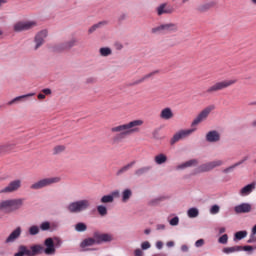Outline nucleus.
I'll return each mask as SVG.
<instances>
[{
    "instance_id": "0e129e2a",
    "label": "nucleus",
    "mask_w": 256,
    "mask_h": 256,
    "mask_svg": "<svg viewBox=\"0 0 256 256\" xmlns=\"http://www.w3.org/2000/svg\"><path fill=\"white\" fill-rule=\"evenodd\" d=\"M166 247H169V248L175 247V242H173V241L167 242V243H166Z\"/></svg>"
},
{
    "instance_id": "e2e57ef3",
    "label": "nucleus",
    "mask_w": 256,
    "mask_h": 256,
    "mask_svg": "<svg viewBox=\"0 0 256 256\" xmlns=\"http://www.w3.org/2000/svg\"><path fill=\"white\" fill-rule=\"evenodd\" d=\"M199 9H200L201 11H207V9H209V4L202 5V6H200Z\"/></svg>"
},
{
    "instance_id": "a211bd4d",
    "label": "nucleus",
    "mask_w": 256,
    "mask_h": 256,
    "mask_svg": "<svg viewBox=\"0 0 256 256\" xmlns=\"http://www.w3.org/2000/svg\"><path fill=\"white\" fill-rule=\"evenodd\" d=\"M205 140L207 143H219L221 141V134L217 130H211L206 134Z\"/></svg>"
},
{
    "instance_id": "ddd939ff",
    "label": "nucleus",
    "mask_w": 256,
    "mask_h": 256,
    "mask_svg": "<svg viewBox=\"0 0 256 256\" xmlns=\"http://www.w3.org/2000/svg\"><path fill=\"white\" fill-rule=\"evenodd\" d=\"M215 109L214 105L208 106L206 107L204 110H202L198 117H196L193 121L191 126L195 127L196 125H199V123H202V121H205V119H207V117H209L211 111H213Z\"/></svg>"
},
{
    "instance_id": "7ed1b4c3",
    "label": "nucleus",
    "mask_w": 256,
    "mask_h": 256,
    "mask_svg": "<svg viewBox=\"0 0 256 256\" xmlns=\"http://www.w3.org/2000/svg\"><path fill=\"white\" fill-rule=\"evenodd\" d=\"M57 183H61V177H49V178H43L38 180L37 182H34L30 189L32 191H39V189H45V187H51V185H55Z\"/></svg>"
},
{
    "instance_id": "9b49d317",
    "label": "nucleus",
    "mask_w": 256,
    "mask_h": 256,
    "mask_svg": "<svg viewBox=\"0 0 256 256\" xmlns=\"http://www.w3.org/2000/svg\"><path fill=\"white\" fill-rule=\"evenodd\" d=\"M173 31H177V25L173 23H169V24H162L158 27L152 28L151 33H154L156 35H161L163 33H171Z\"/></svg>"
},
{
    "instance_id": "680f3d73",
    "label": "nucleus",
    "mask_w": 256,
    "mask_h": 256,
    "mask_svg": "<svg viewBox=\"0 0 256 256\" xmlns=\"http://www.w3.org/2000/svg\"><path fill=\"white\" fill-rule=\"evenodd\" d=\"M156 248H158L159 250L163 249V242L162 241H157L156 242Z\"/></svg>"
},
{
    "instance_id": "4c0bfd02",
    "label": "nucleus",
    "mask_w": 256,
    "mask_h": 256,
    "mask_svg": "<svg viewBox=\"0 0 256 256\" xmlns=\"http://www.w3.org/2000/svg\"><path fill=\"white\" fill-rule=\"evenodd\" d=\"M149 169H151L149 166L139 168V169L135 170L134 175L136 177H141L142 175H145V173H147L149 171Z\"/></svg>"
},
{
    "instance_id": "423d86ee",
    "label": "nucleus",
    "mask_w": 256,
    "mask_h": 256,
    "mask_svg": "<svg viewBox=\"0 0 256 256\" xmlns=\"http://www.w3.org/2000/svg\"><path fill=\"white\" fill-rule=\"evenodd\" d=\"M237 83L236 79H230V80H222L214 83L212 86H210L206 93H217V91H223L224 89H228V87H231L232 85H235Z\"/></svg>"
},
{
    "instance_id": "4d7b16f0",
    "label": "nucleus",
    "mask_w": 256,
    "mask_h": 256,
    "mask_svg": "<svg viewBox=\"0 0 256 256\" xmlns=\"http://www.w3.org/2000/svg\"><path fill=\"white\" fill-rule=\"evenodd\" d=\"M134 256H143V250L137 248L134 250Z\"/></svg>"
},
{
    "instance_id": "2eb2a0df",
    "label": "nucleus",
    "mask_w": 256,
    "mask_h": 256,
    "mask_svg": "<svg viewBox=\"0 0 256 256\" xmlns=\"http://www.w3.org/2000/svg\"><path fill=\"white\" fill-rule=\"evenodd\" d=\"M19 189H21V180L16 179L1 189L0 193H15V191H19Z\"/></svg>"
},
{
    "instance_id": "864d4df0",
    "label": "nucleus",
    "mask_w": 256,
    "mask_h": 256,
    "mask_svg": "<svg viewBox=\"0 0 256 256\" xmlns=\"http://www.w3.org/2000/svg\"><path fill=\"white\" fill-rule=\"evenodd\" d=\"M247 243H256L255 234H252V233H251L249 239L247 240Z\"/></svg>"
},
{
    "instance_id": "bf43d9fd",
    "label": "nucleus",
    "mask_w": 256,
    "mask_h": 256,
    "mask_svg": "<svg viewBox=\"0 0 256 256\" xmlns=\"http://www.w3.org/2000/svg\"><path fill=\"white\" fill-rule=\"evenodd\" d=\"M181 251L183 252V253H187L188 251H189V246H187V245H182L181 246Z\"/></svg>"
},
{
    "instance_id": "37998d69",
    "label": "nucleus",
    "mask_w": 256,
    "mask_h": 256,
    "mask_svg": "<svg viewBox=\"0 0 256 256\" xmlns=\"http://www.w3.org/2000/svg\"><path fill=\"white\" fill-rule=\"evenodd\" d=\"M221 211V207L217 204H214L210 207V215H217Z\"/></svg>"
},
{
    "instance_id": "58836bf2",
    "label": "nucleus",
    "mask_w": 256,
    "mask_h": 256,
    "mask_svg": "<svg viewBox=\"0 0 256 256\" xmlns=\"http://www.w3.org/2000/svg\"><path fill=\"white\" fill-rule=\"evenodd\" d=\"M40 231H41V229L37 225H32L28 229V233L31 236L39 235Z\"/></svg>"
},
{
    "instance_id": "c9c22d12",
    "label": "nucleus",
    "mask_w": 256,
    "mask_h": 256,
    "mask_svg": "<svg viewBox=\"0 0 256 256\" xmlns=\"http://www.w3.org/2000/svg\"><path fill=\"white\" fill-rule=\"evenodd\" d=\"M75 231H77V233H85V231H87V224L83 222L77 223L75 225Z\"/></svg>"
},
{
    "instance_id": "4be33fe9",
    "label": "nucleus",
    "mask_w": 256,
    "mask_h": 256,
    "mask_svg": "<svg viewBox=\"0 0 256 256\" xmlns=\"http://www.w3.org/2000/svg\"><path fill=\"white\" fill-rule=\"evenodd\" d=\"M157 15H169V13H173V9L169 4L162 3L156 8Z\"/></svg>"
},
{
    "instance_id": "39448f33",
    "label": "nucleus",
    "mask_w": 256,
    "mask_h": 256,
    "mask_svg": "<svg viewBox=\"0 0 256 256\" xmlns=\"http://www.w3.org/2000/svg\"><path fill=\"white\" fill-rule=\"evenodd\" d=\"M41 251H43L41 244L32 245L30 248H27L25 245H21L14 256H37L41 255Z\"/></svg>"
},
{
    "instance_id": "052dcab7",
    "label": "nucleus",
    "mask_w": 256,
    "mask_h": 256,
    "mask_svg": "<svg viewBox=\"0 0 256 256\" xmlns=\"http://www.w3.org/2000/svg\"><path fill=\"white\" fill-rule=\"evenodd\" d=\"M42 93L44 94V95H51V89H49V88H45V89H43L42 90Z\"/></svg>"
},
{
    "instance_id": "cd10ccee",
    "label": "nucleus",
    "mask_w": 256,
    "mask_h": 256,
    "mask_svg": "<svg viewBox=\"0 0 256 256\" xmlns=\"http://www.w3.org/2000/svg\"><path fill=\"white\" fill-rule=\"evenodd\" d=\"M154 163L156 165H164V163H167V155L164 153H160L154 157Z\"/></svg>"
},
{
    "instance_id": "0eeeda50",
    "label": "nucleus",
    "mask_w": 256,
    "mask_h": 256,
    "mask_svg": "<svg viewBox=\"0 0 256 256\" xmlns=\"http://www.w3.org/2000/svg\"><path fill=\"white\" fill-rule=\"evenodd\" d=\"M222 165H225V162L223 160H219V159L201 164L195 170L194 175H197V173H209V171H213V169H217V167H222Z\"/></svg>"
},
{
    "instance_id": "7c9ffc66",
    "label": "nucleus",
    "mask_w": 256,
    "mask_h": 256,
    "mask_svg": "<svg viewBox=\"0 0 256 256\" xmlns=\"http://www.w3.org/2000/svg\"><path fill=\"white\" fill-rule=\"evenodd\" d=\"M245 161H247V157H245L243 160L235 163L234 165H232L228 168H225L223 170V173H231L234 169H236V167H239V165H243V163H245Z\"/></svg>"
},
{
    "instance_id": "79ce46f5",
    "label": "nucleus",
    "mask_w": 256,
    "mask_h": 256,
    "mask_svg": "<svg viewBox=\"0 0 256 256\" xmlns=\"http://www.w3.org/2000/svg\"><path fill=\"white\" fill-rule=\"evenodd\" d=\"M41 231H51V222L44 221L40 224Z\"/></svg>"
},
{
    "instance_id": "c756f323",
    "label": "nucleus",
    "mask_w": 256,
    "mask_h": 256,
    "mask_svg": "<svg viewBox=\"0 0 256 256\" xmlns=\"http://www.w3.org/2000/svg\"><path fill=\"white\" fill-rule=\"evenodd\" d=\"M133 196V191L131 189L127 188L122 192V202L127 203L129 199Z\"/></svg>"
},
{
    "instance_id": "338daca9",
    "label": "nucleus",
    "mask_w": 256,
    "mask_h": 256,
    "mask_svg": "<svg viewBox=\"0 0 256 256\" xmlns=\"http://www.w3.org/2000/svg\"><path fill=\"white\" fill-rule=\"evenodd\" d=\"M225 231H227V230L225 229V227L219 228V234H220V235H223V233H225Z\"/></svg>"
},
{
    "instance_id": "3c124183",
    "label": "nucleus",
    "mask_w": 256,
    "mask_h": 256,
    "mask_svg": "<svg viewBox=\"0 0 256 256\" xmlns=\"http://www.w3.org/2000/svg\"><path fill=\"white\" fill-rule=\"evenodd\" d=\"M205 245V240L199 239L195 242V247H203Z\"/></svg>"
},
{
    "instance_id": "9d476101",
    "label": "nucleus",
    "mask_w": 256,
    "mask_h": 256,
    "mask_svg": "<svg viewBox=\"0 0 256 256\" xmlns=\"http://www.w3.org/2000/svg\"><path fill=\"white\" fill-rule=\"evenodd\" d=\"M197 131V128H191V129H184L178 131L174 136L172 137L170 143L171 145H175L178 141H181V139H187V137H190V135H193Z\"/></svg>"
},
{
    "instance_id": "f704fd0d",
    "label": "nucleus",
    "mask_w": 256,
    "mask_h": 256,
    "mask_svg": "<svg viewBox=\"0 0 256 256\" xmlns=\"http://www.w3.org/2000/svg\"><path fill=\"white\" fill-rule=\"evenodd\" d=\"M105 25H107V21L98 22L97 24H94L92 27H90L88 32L95 33V31H97V29H101V27H103Z\"/></svg>"
},
{
    "instance_id": "6e6d98bb",
    "label": "nucleus",
    "mask_w": 256,
    "mask_h": 256,
    "mask_svg": "<svg viewBox=\"0 0 256 256\" xmlns=\"http://www.w3.org/2000/svg\"><path fill=\"white\" fill-rule=\"evenodd\" d=\"M63 245V241L61 239L56 238V243L54 244L55 249L61 247Z\"/></svg>"
},
{
    "instance_id": "5701e85b",
    "label": "nucleus",
    "mask_w": 256,
    "mask_h": 256,
    "mask_svg": "<svg viewBox=\"0 0 256 256\" xmlns=\"http://www.w3.org/2000/svg\"><path fill=\"white\" fill-rule=\"evenodd\" d=\"M35 93H28L21 96H17L8 102V105H17V103H25L29 97H34Z\"/></svg>"
},
{
    "instance_id": "aec40b11",
    "label": "nucleus",
    "mask_w": 256,
    "mask_h": 256,
    "mask_svg": "<svg viewBox=\"0 0 256 256\" xmlns=\"http://www.w3.org/2000/svg\"><path fill=\"white\" fill-rule=\"evenodd\" d=\"M197 165H199V160L191 159L176 166V171H183L184 169H188L189 167H197Z\"/></svg>"
},
{
    "instance_id": "6ab92c4d",
    "label": "nucleus",
    "mask_w": 256,
    "mask_h": 256,
    "mask_svg": "<svg viewBox=\"0 0 256 256\" xmlns=\"http://www.w3.org/2000/svg\"><path fill=\"white\" fill-rule=\"evenodd\" d=\"M255 188H256V183L255 182L247 184L242 189H240L239 196L240 197H247V196L252 194V192L254 191Z\"/></svg>"
},
{
    "instance_id": "20e7f679",
    "label": "nucleus",
    "mask_w": 256,
    "mask_h": 256,
    "mask_svg": "<svg viewBox=\"0 0 256 256\" xmlns=\"http://www.w3.org/2000/svg\"><path fill=\"white\" fill-rule=\"evenodd\" d=\"M91 207V202L87 199L71 202L67 205L66 209L69 213H83Z\"/></svg>"
},
{
    "instance_id": "49530a36",
    "label": "nucleus",
    "mask_w": 256,
    "mask_h": 256,
    "mask_svg": "<svg viewBox=\"0 0 256 256\" xmlns=\"http://www.w3.org/2000/svg\"><path fill=\"white\" fill-rule=\"evenodd\" d=\"M63 151H65V145H58L53 149L54 155H59V153H63Z\"/></svg>"
},
{
    "instance_id": "c85d7f7f",
    "label": "nucleus",
    "mask_w": 256,
    "mask_h": 256,
    "mask_svg": "<svg viewBox=\"0 0 256 256\" xmlns=\"http://www.w3.org/2000/svg\"><path fill=\"white\" fill-rule=\"evenodd\" d=\"M134 165H135V161H132V162L126 164L125 166L121 167L116 172L117 177H121V175H123V173H127V171H129V169H131Z\"/></svg>"
},
{
    "instance_id": "1a4fd4ad",
    "label": "nucleus",
    "mask_w": 256,
    "mask_h": 256,
    "mask_svg": "<svg viewBox=\"0 0 256 256\" xmlns=\"http://www.w3.org/2000/svg\"><path fill=\"white\" fill-rule=\"evenodd\" d=\"M33 27H37V22L35 21H19L13 25V31L15 33H21L23 31H29V29H33Z\"/></svg>"
},
{
    "instance_id": "393cba45",
    "label": "nucleus",
    "mask_w": 256,
    "mask_h": 256,
    "mask_svg": "<svg viewBox=\"0 0 256 256\" xmlns=\"http://www.w3.org/2000/svg\"><path fill=\"white\" fill-rule=\"evenodd\" d=\"M16 147L15 142H8L6 144L0 145V155H5V153H11Z\"/></svg>"
},
{
    "instance_id": "f3484780",
    "label": "nucleus",
    "mask_w": 256,
    "mask_h": 256,
    "mask_svg": "<svg viewBox=\"0 0 256 256\" xmlns=\"http://www.w3.org/2000/svg\"><path fill=\"white\" fill-rule=\"evenodd\" d=\"M22 231L23 230L20 226L16 227L4 241L5 245H11V243H15V240L21 237Z\"/></svg>"
},
{
    "instance_id": "a19ab883",
    "label": "nucleus",
    "mask_w": 256,
    "mask_h": 256,
    "mask_svg": "<svg viewBox=\"0 0 256 256\" xmlns=\"http://www.w3.org/2000/svg\"><path fill=\"white\" fill-rule=\"evenodd\" d=\"M161 201H165V197L164 196H159V197H156L154 199H151L148 202V205H151V206L159 205V203H161Z\"/></svg>"
},
{
    "instance_id": "2f4dec72",
    "label": "nucleus",
    "mask_w": 256,
    "mask_h": 256,
    "mask_svg": "<svg viewBox=\"0 0 256 256\" xmlns=\"http://www.w3.org/2000/svg\"><path fill=\"white\" fill-rule=\"evenodd\" d=\"M187 215L189 219H195L196 217H199V209L196 207L189 208L187 211Z\"/></svg>"
},
{
    "instance_id": "c03bdc74",
    "label": "nucleus",
    "mask_w": 256,
    "mask_h": 256,
    "mask_svg": "<svg viewBox=\"0 0 256 256\" xmlns=\"http://www.w3.org/2000/svg\"><path fill=\"white\" fill-rule=\"evenodd\" d=\"M113 201V196H111V194L104 195L100 199V203H113Z\"/></svg>"
},
{
    "instance_id": "a878e982",
    "label": "nucleus",
    "mask_w": 256,
    "mask_h": 256,
    "mask_svg": "<svg viewBox=\"0 0 256 256\" xmlns=\"http://www.w3.org/2000/svg\"><path fill=\"white\" fill-rule=\"evenodd\" d=\"M241 251H243V246L224 247L222 249V253H224V255H231L233 253H239Z\"/></svg>"
},
{
    "instance_id": "dca6fc26",
    "label": "nucleus",
    "mask_w": 256,
    "mask_h": 256,
    "mask_svg": "<svg viewBox=\"0 0 256 256\" xmlns=\"http://www.w3.org/2000/svg\"><path fill=\"white\" fill-rule=\"evenodd\" d=\"M93 237L97 240V245H101V243H111L113 241V236L109 233H99L94 232Z\"/></svg>"
},
{
    "instance_id": "bb28decb",
    "label": "nucleus",
    "mask_w": 256,
    "mask_h": 256,
    "mask_svg": "<svg viewBox=\"0 0 256 256\" xmlns=\"http://www.w3.org/2000/svg\"><path fill=\"white\" fill-rule=\"evenodd\" d=\"M93 245H97V238H95L94 236H93V238L84 239L81 242L80 247L82 249H85V247H93Z\"/></svg>"
},
{
    "instance_id": "f03ea898",
    "label": "nucleus",
    "mask_w": 256,
    "mask_h": 256,
    "mask_svg": "<svg viewBox=\"0 0 256 256\" xmlns=\"http://www.w3.org/2000/svg\"><path fill=\"white\" fill-rule=\"evenodd\" d=\"M23 203H25L24 198L4 200L0 202V209L6 213H13V211H19L23 207Z\"/></svg>"
},
{
    "instance_id": "6e6552de",
    "label": "nucleus",
    "mask_w": 256,
    "mask_h": 256,
    "mask_svg": "<svg viewBox=\"0 0 256 256\" xmlns=\"http://www.w3.org/2000/svg\"><path fill=\"white\" fill-rule=\"evenodd\" d=\"M75 45H77V40H76V38H72L66 42L54 45L53 51L55 53H63V51H69V50L73 49V47H75Z\"/></svg>"
},
{
    "instance_id": "ea45409f",
    "label": "nucleus",
    "mask_w": 256,
    "mask_h": 256,
    "mask_svg": "<svg viewBox=\"0 0 256 256\" xmlns=\"http://www.w3.org/2000/svg\"><path fill=\"white\" fill-rule=\"evenodd\" d=\"M98 215H100V217H105L107 215V206L105 205H98L96 207Z\"/></svg>"
},
{
    "instance_id": "f257e3e1",
    "label": "nucleus",
    "mask_w": 256,
    "mask_h": 256,
    "mask_svg": "<svg viewBox=\"0 0 256 256\" xmlns=\"http://www.w3.org/2000/svg\"><path fill=\"white\" fill-rule=\"evenodd\" d=\"M143 123V120L136 119L128 123L112 127L110 129L111 133H118L112 138L113 143H119L120 141H123L125 137L133 135V133H139V131H141V127H143Z\"/></svg>"
},
{
    "instance_id": "774afa93",
    "label": "nucleus",
    "mask_w": 256,
    "mask_h": 256,
    "mask_svg": "<svg viewBox=\"0 0 256 256\" xmlns=\"http://www.w3.org/2000/svg\"><path fill=\"white\" fill-rule=\"evenodd\" d=\"M38 99H45V95L43 93L38 94Z\"/></svg>"
},
{
    "instance_id": "09e8293b",
    "label": "nucleus",
    "mask_w": 256,
    "mask_h": 256,
    "mask_svg": "<svg viewBox=\"0 0 256 256\" xmlns=\"http://www.w3.org/2000/svg\"><path fill=\"white\" fill-rule=\"evenodd\" d=\"M255 249H256V246L255 247L251 245L242 246V251H246L247 253H253Z\"/></svg>"
},
{
    "instance_id": "de8ad7c7",
    "label": "nucleus",
    "mask_w": 256,
    "mask_h": 256,
    "mask_svg": "<svg viewBox=\"0 0 256 256\" xmlns=\"http://www.w3.org/2000/svg\"><path fill=\"white\" fill-rule=\"evenodd\" d=\"M169 224L172 227H177V225H179V216H175L174 218L170 219Z\"/></svg>"
},
{
    "instance_id": "f8f14e48",
    "label": "nucleus",
    "mask_w": 256,
    "mask_h": 256,
    "mask_svg": "<svg viewBox=\"0 0 256 256\" xmlns=\"http://www.w3.org/2000/svg\"><path fill=\"white\" fill-rule=\"evenodd\" d=\"M48 35H49V32L47 30H41L35 35L34 51H37L40 49V47H43V45L45 44V39H47Z\"/></svg>"
},
{
    "instance_id": "72a5a7b5",
    "label": "nucleus",
    "mask_w": 256,
    "mask_h": 256,
    "mask_svg": "<svg viewBox=\"0 0 256 256\" xmlns=\"http://www.w3.org/2000/svg\"><path fill=\"white\" fill-rule=\"evenodd\" d=\"M99 54L101 57H109V55L113 54V50H111L109 47H102L99 49Z\"/></svg>"
},
{
    "instance_id": "e433bc0d",
    "label": "nucleus",
    "mask_w": 256,
    "mask_h": 256,
    "mask_svg": "<svg viewBox=\"0 0 256 256\" xmlns=\"http://www.w3.org/2000/svg\"><path fill=\"white\" fill-rule=\"evenodd\" d=\"M245 237H247L246 230L238 231L234 235V241H241V239H245Z\"/></svg>"
},
{
    "instance_id": "69168bd1",
    "label": "nucleus",
    "mask_w": 256,
    "mask_h": 256,
    "mask_svg": "<svg viewBox=\"0 0 256 256\" xmlns=\"http://www.w3.org/2000/svg\"><path fill=\"white\" fill-rule=\"evenodd\" d=\"M3 5H7V0H0V9L3 7Z\"/></svg>"
},
{
    "instance_id": "13d9d810",
    "label": "nucleus",
    "mask_w": 256,
    "mask_h": 256,
    "mask_svg": "<svg viewBox=\"0 0 256 256\" xmlns=\"http://www.w3.org/2000/svg\"><path fill=\"white\" fill-rule=\"evenodd\" d=\"M156 229L157 231H165V224H157Z\"/></svg>"
},
{
    "instance_id": "a18cd8bd",
    "label": "nucleus",
    "mask_w": 256,
    "mask_h": 256,
    "mask_svg": "<svg viewBox=\"0 0 256 256\" xmlns=\"http://www.w3.org/2000/svg\"><path fill=\"white\" fill-rule=\"evenodd\" d=\"M218 243H220V245H227V243H229V235L223 234V235L218 239Z\"/></svg>"
},
{
    "instance_id": "8fccbe9b",
    "label": "nucleus",
    "mask_w": 256,
    "mask_h": 256,
    "mask_svg": "<svg viewBox=\"0 0 256 256\" xmlns=\"http://www.w3.org/2000/svg\"><path fill=\"white\" fill-rule=\"evenodd\" d=\"M141 249L143 251H147V249H151V243H149V241L142 242Z\"/></svg>"
},
{
    "instance_id": "4468645a",
    "label": "nucleus",
    "mask_w": 256,
    "mask_h": 256,
    "mask_svg": "<svg viewBox=\"0 0 256 256\" xmlns=\"http://www.w3.org/2000/svg\"><path fill=\"white\" fill-rule=\"evenodd\" d=\"M44 245L46 248L40 245V247L42 248L41 255H43V253H45V255H55V253H57V249L55 248V242L53 241V238H47L44 241Z\"/></svg>"
},
{
    "instance_id": "5fc2aeb1",
    "label": "nucleus",
    "mask_w": 256,
    "mask_h": 256,
    "mask_svg": "<svg viewBox=\"0 0 256 256\" xmlns=\"http://www.w3.org/2000/svg\"><path fill=\"white\" fill-rule=\"evenodd\" d=\"M58 227H59V223H57V222L50 223V230L51 231H54V229H58Z\"/></svg>"
},
{
    "instance_id": "412c9836",
    "label": "nucleus",
    "mask_w": 256,
    "mask_h": 256,
    "mask_svg": "<svg viewBox=\"0 0 256 256\" xmlns=\"http://www.w3.org/2000/svg\"><path fill=\"white\" fill-rule=\"evenodd\" d=\"M234 211L237 215H241V213H251V204L249 203H241L234 207Z\"/></svg>"
},
{
    "instance_id": "603ef678",
    "label": "nucleus",
    "mask_w": 256,
    "mask_h": 256,
    "mask_svg": "<svg viewBox=\"0 0 256 256\" xmlns=\"http://www.w3.org/2000/svg\"><path fill=\"white\" fill-rule=\"evenodd\" d=\"M110 196L112 197V200L115 201V197H119L120 196V192L119 190H115L113 191Z\"/></svg>"
},
{
    "instance_id": "b1692460",
    "label": "nucleus",
    "mask_w": 256,
    "mask_h": 256,
    "mask_svg": "<svg viewBox=\"0 0 256 256\" xmlns=\"http://www.w3.org/2000/svg\"><path fill=\"white\" fill-rule=\"evenodd\" d=\"M159 117L163 121H170L174 117L173 110L170 107H166L160 111Z\"/></svg>"
},
{
    "instance_id": "473e14b6",
    "label": "nucleus",
    "mask_w": 256,
    "mask_h": 256,
    "mask_svg": "<svg viewBox=\"0 0 256 256\" xmlns=\"http://www.w3.org/2000/svg\"><path fill=\"white\" fill-rule=\"evenodd\" d=\"M153 75H155V72L148 73V74L144 75L143 77H141L140 79L136 80L133 83V85H140V83H145V81H147V79H151V77H153Z\"/></svg>"
}]
</instances>
